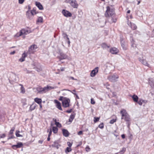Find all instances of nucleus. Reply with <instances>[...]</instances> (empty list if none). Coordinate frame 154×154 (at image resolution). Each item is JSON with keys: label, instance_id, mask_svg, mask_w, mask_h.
I'll use <instances>...</instances> for the list:
<instances>
[{"label": "nucleus", "instance_id": "19", "mask_svg": "<svg viewBox=\"0 0 154 154\" xmlns=\"http://www.w3.org/2000/svg\"><path fill=\"white\" fill-rule=\"evenodd\" d=\"M35 5L38 7L39 10H42L43 9V8L42 5L39 2H35Z\"/></svg>", "mask_w": 154, "mask_h": 154}, {"label": "nucleus", "instance_id": "31", "mask_svg": "<svg viewBox=\"0 0 154 154\" xmlns=\"http://www.w3.org/2000/svg\"><path fill=\"white\" fill-rule=\"evenodd\" d=\"M72 150V149L71 148V147H67L66 149L65 150V152L66 153H68V152H71Z\"/></svg>", "mask_w": 154, "mask_h": 154}, {"label": "nucleus", "instance_id": "47", "mask_svg": "<svg viewBox=\"0 0 154 154\" xmlns=\"http://www.w3.org/2000/svg\"><path fill=\"white\" fill-rule=\"evenodd\" d=\"M6 136L5 134H0V138H4Z\"/></svg>", "mask_w": 154, "mask_h": 154}, {"label": "nucleus", "instance_id": "12", "mask_svg": "<svg viewBox=\"0 0 154 154\" xmlns=\"http://www.w3.org/2000/svg\"><path fill=\"white\" fill-rule=\"evenodd\" d=\"M54 103L56 104V107L59 110H62L60 103L57 100H55L54 101Z\"/></svg>", "mask_w": 154, "mask_h": 154}, {"label": "nucleus", "instance_id": "50", "mask_svg": "<svg viewBox=\"0 0 154 154\" xmlns=\"http://www.w3.org/2000/svg\"><path fill=\"white\" fill-rule=\"evenodd\" d=\"M24 0H18L19 3L20 4H22L23 3Z\"/></svg>", "mask_w": 154, "mask_h": 154}, {"label": "nucleus", "instance_id": "53", "mask_svg": "<svg viewBox=\"0 0 154 154\" xmlns=\"http://www.w3.org/2000/svg\"><path fill=\"white\" fill-rule=\"evenodd\" d=\"M82 134V131H80L78 133V134L79 135H80Z\"/></svg>", "mask_w": 154, "mask_h": 154}, {"label": "nucleus", "instance_id": "26", "mask_svg": "<svg viewBox=\"0 0 154 154\" xmlns=\"http://www.w3.org/2000/svg\"><path fill=\"white\" fill-rule=\"evenodd\" d=\"M131 97L134 102H137L138 100V97L137 95H134L131 96Z\"/></svg>", "mask_w": 154, "mask_h": 154}, {"label": "nucleus", "instance_id": "39", "mask_svg": "<svg viewBox=\"0 0 154 154\" xmlns=\"http://www.w3.org/2000/svg\"><path fill=\"white\" fill-rule=\"evenodd\" d=\"M55 125H56V127L57 128H61L62 127L61 125L58 122H56V124Z\"/></svg>", "mask_w": 154, "mask_h": 154}, {"label": "nucleus", "instance_id": "64", "mask_svg": "<svg viewBox=\"0 0 154 154\" xmlns=\"http://www.w3.org/2000/svg\"><path fill=\"white\" fill-rule=\"evenodd\" d=\"M50 137H48V138H47V140L48 141H49L50 140Z\"/></svg>", "mask_w": 154, "mask_h": 154}, {"label": "nucleus", "instance_id": "28", "mask_svg": "<svg viewBox=\"0 0 154 154\" xmlns=\"http://www.w3.org/2000/svg\"><path fill=\"white\" fill-rule=\"evenodd\" d=\"M52 130L54 134H56L57 132L58 129L56 127L53 126L52 127Z\"/></svg>", "mask_w": 154, "mask_h": 154}, {"label": "nucleus", "instance_id": "8", "mask_svg": "<svg viewBox=\"0 0 154 154\" xmlns=\"http://www.w3.org/2000/svg\"><path fill=\"white\" fill-rule=\"evenodd\" d=\"M62 13L63 15L66 17H71L72 15V14L70 12L66 10H63Z\"/></svg>", "mask_w": 154, "mask_h": 154}, {"label": "nucleus", "instance_id": "40", "mask_svg": "<svg viewBox=\"0 0 154 154\" xmlns=\"http://www.w3.org/2000/svg\"><path fill=\"white\" fill-rule=\"evenodd\" d=\"M15 130V128L13 127L12 129L10 131L9 134L10 135H12L13 133V132Z\"/></svg>", "mask_w": 154, "mask_h": 154}, {"label": "nucleus", "instance_id": "16", "mask_svg": "<svg viewBox=\"0 0 154 154\" xmlns=\"http://www.w3.org/2000/svg\"><path fill=\"white\" fill-rule=\"evenodd\" d=\"M127 24L129 26H130L131 28L133 30H135L137 28V26L134 23H131V22L129 21L128 19L127 21Z\"/></svg>", "mask_w": 154, "mask_h": 154}, {"label": "nucleus", "instance_id": "54", "mask_svg": "<svg viewBox=\"0 0 154 154\" xmlns=\"http://www.w3.org/2000/svg\"><path fill=\"white\" fill-rule=\"evenodd\" d=\"M72 111V109H69V110H67L66 111V112L67 113H70Z\"/></svg>", "mask_w": 154, "mask_h": 154}, {"label": "nucleus", "instance_id": "61", "mask_svg": "<svg viewBox=\"0 0 154 154\" xmlns=\"http://www.w3.org/2000/svg\"><path fill=\"white\" fill-rule=\"evenodd\" d=\"M39 104V105L40 109H42V103L41 104Z\"/></svg>", "mask_w": 154, "mask_h": 154}, {"label": "nucleus", "instance_id": "58", "mask_svg": "<svg viewBox=\"0 0 154 154\" xmlns=\"http://www.w3.org/2000/svg\"><path fill=\"white\" fill-rule=\"evenodd\" d=\"M121 137L123 139H124L125 137V136L124 134L122 135Z\"/></svg>", "mask_w": 154, "mask_h": 154}, {"label": "nucleus", "instance_id": "59", "mask_svg": "<svg viewBox=\"0 0 154 154\" xmlns=\"http://www.w3.org/2000/svg\"><path fill=\"white\" fill-rule=\"evenodd\" d=\"M63 97H60V98H59V100L61 101H63Z\"/></svg>", "mask_w": 154, "mask_h": 154}, {"label": "nucleus", "instance_id": "52", "mask_svg": "<svg viewBox=\"0 0 154 154\" xmlns=\"http://www.w3.org/2000/svg\"><path fill=\"white\" fill-rule=\"evenodd\" d=\"M14 138V137L13 135H12L11 137H9L8 138V140H9L11 139Z\"/></svg>", "mask_w": 154, "mask_h": 154}, {"label": "nucleus", "instance_id": "49", "mask_svg": "<svg viewBox=\"0 0 154 154\" xmlns=\"http://www.w3.org/2000/svg\"><path fill=\"white\" fill-rule=\"evenodd\" d=\"M85 149L86 151L88 152L90 151V149L88 146H87L85 148Z\"/></svg>", "mask_w": 154, "mask_h": 154}, {"label": "nucleus", "instance_id": "62", "mask_svg": "<svg viewBox=\"0 0 154 154\" xmlns=\"http://www.w3.org/2000/svg\"><path fill=\"white\" fill-rule=\"evenodd\" d=\"M53 120L54 121L55 123V124H56V122H57V120L56 119H54Z\"/></svg>", "mask_w": 154, "mask_h": 154}, {"label": "nucleus", "instance_id": "14", "mask_svg": "<svg viewBox=\"0 0 154 154\" xmlns=\"http://www.w3.org/2000/svg\"><path fill=\"white\" fill-rule=\"evenodd\" d=\"M120 113L122 115V119H123L124 117L128 115L125 109H122L120 111Z\"/></svg>", "mask_w": 154, "mask_h": 154}, {"label": "nucleus", "instance_id": "21", "mask_svg": "<svg viewBox=\"0 0 154 154\" xmlns=\"http://www.w3.org/2000/svg\"><path fill=\"white\" fill-rule=\"evenodd\" d=\"M37 106V105L35 103H33L30 106L29 110L32 111L34 110Z\"/></svg>", "mask_w": 154, "mask_h": 154}, {"label": "nucleus", "instance_id": "29", "mask_svg": "<svg viewBox=\"0 0 154 154\" xmlns=\"http://www.w3.org/2000/svg\"><path fill=\"white\" fill-rule=\"evenodd\" d=\"M21 86V88H20V92L22 94H24L25 92V91L23 85L21 84H20L19 85Z\"/></svg>", "mask_w": 154, "mask_h": 154}, {"label": "nucleus", "instance_id": "13", "mask_svg": "<svg viewBox=\"0 0 154 154\" xmlns=\"http://www.w3.org/2000/svg\"><path fill=\"white\" fill-rule=\"evenodd\" d=\"M110 52L112 54H117L119 52L118 50L115 47H113L110 49Z\"/></svg>", "mask_w": 154, "mask_h": 154}, {"label": "nucleus", "instance_id": "46", "mask_svg": "<svg viewBox=\"0 0 154 154\" xmlns=\"http://www.w3.org/2000/svg\"><path fill=\"white\" fill-rule=\"evenodd\" d=\"M67 144L68 146V147H71L72 145V143H71L70 142H67Z\"/></svg>", "mask_w": 154, "mask_h": 154}, {"label": "nucleus", "instance_id": "48", "mask_svg": "<svg viewBox=\"0 0 154 154\" xmlns=\"http://www.w3.org/2000/svg\"><path fill=\"white\" fill-rule=\"evenodd\" d=\"M49 133L48 134V137H50L52 134V130H51V129H50L49 131V130H48V132H49Z\"/></svg>", "mask_w": 154, "mask_h": 154}, {"label": "nucleus", "instance_id": "43", "mask_svg": "<svg viewBox=\"0 0 154 154\" xmlns=\"http://www.w3.org/2000/svg\"><path fill=\"white\" fill-rule=\"evenodd\" d=\"M116 120V119H113L110 121L109 123L111 124H112L115 122Z\"/></svg>", "mask_w": 154, "mask_h": 154}, {"label": "nucleus", "instance_id": "35", "mask_svg": "<svg viewBox=\"0 0 154 154\" xmlns=\"http://www.w3.org/2000/svg\"><path fill=\"white\" fill-rule=\"evenodd\" d=\"M20 131H17L16 132V135L17 137H23V136L19 134Z\"/></svg>", "mask_w": 154, "mask_h": 154}, {"label": "nucleus", "instance_id": "36", "mask_svg": "<svg viewBox=\"0 0 154 154\" xmlns=\"http://www.w3.org/2000/svg\"><path fill=\"white\" fill-rule=\"evenodd\" d=\"M43 21V19L42 17H39L37 20L38 22L42 23Z\"/></svg>", "mask_w": 154, "mask_h": 154}, {"label": "nucleus", "instance_id": "27", "mask_svg": "<svg viewBox=\"0 0 154 154\" xmlns=\"http://www.w3.org/2000/svg\"><path fill=\"white\" fill-rule=\"evenodd\" d=\"M35 101L38 104L42 103V100L41 98H35L34 99Z\"/></svg>", "mask_w": 154, "mask_h": 154}, {"label": "nucleus", "instance_id": "7", "mask_svg": "<svg viewBox=\"0 0 154 154\" xmlns=\"http://www.w3.org/2000/svg\"><path fill=\"white\" fill-rule=\"evenodd\" d=\"M70 100L67 98H64L62 102V105L64 107H67L69 106Z\"/></svg>", "mask_w": 154, "mask_h": 154}, {"label": "nucleus", "instance_id": "25", "mask_svg": "<svg viewBox=\"0 0 154 154\" xmlns=\"http://www.w3.org/2000/svg\"><path fill=\"white\" fill-rule=\"evenodd\" d=\"M101 47L103 49H106L107 48H109L110 46V45H107L105 43H103L101 44Z\"/></svg>", "mask_w": 154, "mask_h": 154}, {"label": "nucleus", "instance_id": "37", "mask_svg": "<svg viewBox=\"0 0 154 154\" xmlns=\"http://www.w3.org/2000/svg\"><path fill=\"white\" fill-rule=\"evenodd\" d=\"M75 116L74 115L71 114L70 116L69 119V121H70L72 122L73 119L74 118Z\"/></svg>", "mask_w": 154, "mask_h": 154}, {"label": "nucleus", "instance_id": "51", "mask_svg": "<svg viewBox=\"0 0 154 154\" xmlns=\"http://www.w3.org/2000/svg\"><path fill=\"white\" fill-rule=\"evenodd\" d=\"M126 150V148H123L120 152H123V153Z\"/></svg>", "mask_w": 154, "mask_h": 154}, {"label": "nucleus", "instance_id": "42", "mask_svg": "<svg viewBox=\"0 0 154 154\" xmlns=\"http://www.w3.org/2000/svg\"><path fill=\"white\" fill-rule=\"evenodd\" d=\"M98 127H99V128H100L101 129L103 128H104L103 123H101L99 125Z\"/></svg>", "mask_w": 154, "mask_h": 154}, {"label": "nucleus", "instance_id": "2", "mask_svg": "<svg viewBox=\"0 0 154 154\" xmlns=\"http://www.w3.org/2000/svg\"><path fill=\"white\" fill-rule=\"evenodd\" d=\"M31 32L30 29L29 28L24 29H21L19 32L14 35L15 37H18L22 35H25Z\"/></svg>", "mask_w": 154, "mask_h": 154}, {"label": "nucleus", "instance_id": "17", "mask_svg": "<svg viewBox=\"0 0 154 154\" xmlns=\"http://www.w3.org/2000/svg\"><path fill=\"white\" fill-rule=\"evenodd\" d=\"M123 119L127 122V123L128 124V127H129L130 124V118L129 115L124 117Z\"/></svg>", "mask_w": 154, "mask_h": 154}, {"label": "nucleus", "instance_id": "4", "mask_svg": "<svg viewBox=\"0 0 154 154\" xmlns=\"http://www.w3.org/2000/svg\"><path fill=\"white\" fill-rule=\"evenodd\" d=\"M59 58L60 60L67 59L69 60H71V58L68 57L66 54L63 53L61 51H59Z\"/></svg>", "mask_w": 154, "mask_h": 154}, {"label": "nucleus", "instance_id": "24", "mask_svg": "<svg viewBox=\"0 0 154 154\" xmlns=\"http://www.w3.org/2000/svg\"><path fill=\"white\" fill-rule=\"evenodd\" d=\"M62 131L63 135L66 137H67L69 136V133L68 131L66 129H63Z\"/></svg>", "mask_w": 154, "mask_h": 154}, {"label": "nucleus", "instance_id": "1", "mask_svg": "<svg viewBox=\"0 0 154 154\" xmlns=\"http://www.w3.org/2000/svg\"><path fill=\"white\" fill-rule=\"evenodd\" d=\"M57 88V87H52L48 85L43 88L39 86L36 88L35 89L38 93L43 94L48 92L50 90L55 89Z\"/></svg>", "mask_w": 154, "mask_h": 154}, {"label": "nucleus", "instance_id": "38", "mask_svg": "<svg viewBox=\"0 0 154 154\" xmlns=\"http://www.w3.org/2000/svg\"><path fill=\"white\" fill-rule=\"evenodd\" d=\"M30 11V14L33 16V15L36 14L35 11V10H31Z\"/></svg>", "mask_w": 154, "mask_h": 154}, {"label": "nucleus", "instance_id": "34", "mask_svg": "<svg viewBox=\"0 0 154 154\" xmlns=\"http://www.w3.org/2000/svg\"><path fill=\"white\" fill-rule=\"evenodd\" d=\"M144 100H143L142 99H139V100L137 101V102L139 105H142L143 103L144 102Z\"/></svg>", "mask_w": 154, "mask_h": 154}, {"label": "nucleus", "instance_id": "55", "mask_svg": "<svg viewBox=\"0 0 154 154\" xmlns=\"http://www.w3.org/2000/svg\"><path fill=\"white\" fill-rule=\"evenodd\" d=\"M43 142V141L42 140H39L38 141V143L42 144Z\"/></svg>", "mask_w": 154, "mask_h": 154}, {"label": "nucleus", "instance_id": "56", "mask_svg": "<svg viewBox=\"0 0 154 154\" xmlns=\"http://www.w3.org/2000/svg\"><path fill=\"white\" fill-rule=\"evenodd\" d=\"M66 36L67 37V39L68 40V44L69 45L70 44V41L69 40V38H68V37H67V35H66Z\"/></svg>", "mask_w": 154, "mask_h": 154}, {"label": "nucleus", "instance_id": "44", "mask_svg": "<svg viewBox=\"0 0 154 154\" xmlns=\"http://www.w3.org/2000/svg\"><path fill=\"white\" fill-rule=\"evenodd\" d=\"M67 77L68 78V79L69 80H77V79H74L73 77H71V76H67Z\"/></svg>", "mask_w": 154, "mask_h": 154}, {"label": "nucleus", "instance_id": "22", "mask_svg": "<svg viewBox=\"0 0 154 154\" xmlns=\"http://www.w3.org/2000/svg\"><path fill=\"white\" fill-rule=\"evenodd\" d=\"M52 146L58 149L60 145L59 144V143L57 141H55L54 142V143L52 145Z\"/></svg>", "mask_w": 154, "mask_h": 154}, {"label": "nucleus", "instance_id": "60", "mask_svg": "<svg viewBox=\"0 0 154 154\" xmlns=\"http://www.w3.org/2000/svg\"><path fill=\"white\" fill-rule=\"evenodd\" d=\"M64 68L63 67H61L60 68V70L61 71H63L64 70Z\"/></svg>", "mask_w": 154, "mask_h": 154}, {"label": "nucleus", "instance_id": "57", "mask_svg": "<svg viewBox=\"0 0 154 154\" xmlns=\"http://www.w3.org/2000/svg\"><path fill=\"white\" fill-rule=\"evenodd\" d=\"M15 53V51H14L13 52H11L10 53V54H11L12 55V54H14Z\"/></svg>", "mask_w": 154, "mask_h": 154}, {"label": "nucleus", "instance_id": "3", "mask_svg": "<svg viewBox=\"0 0 154 154\" xmlns=\"http://www.w3.org/2000/svg\"><path fill=\"white\" fill-rule=\"evenodd\" d=\"M106 10L105 13V15L106 17H109L113 15L114 13V8L112 6H107Z\"/></svg>", "mask_w": 154, "mask_h": 154}, {"label": "nucleus", "instance_id": "32", "mask_svg": "<svg viewBox=\"0 0 154 154\" xmlns=\"http://www.w3.org/2000/svg\"><path fill=\"white\" fill-rule=\"evenodd\" d=\"M142 63L144 65L149 67V65L147 63V61L145 60H143L142 61Z\"/></svg>", "mask_w": 154, "mask_h": 154}, {"label": "nucleus", "instance_id": "9", "mask_svg": "<svg viewBox=\"0 0 154 154\" xmlns=\"http://www.w3.org/2000/svg\"><path fill=\"white\" fill-rule=\"evenodd\" d=\"M99 68L98 67L95 68L93 70L91 73L90 76L91 77H94L98 72Z\"/></svg>", "mask_w": 154, "mask_h": 154}, {"label": "nucleus", "instance_id": "20", "mask_svg": "<svg viewBox=\"0 0 154 154\" xmlns=\"http://www.w3.org/2000/svg\"><path fill=\"white\" fill-rule=\"evenodd\" d=\"M26 15L27 17L29 19L31 20L33 18V16L32 15V14H30V11H27L26 13Z\"/></svg>", "mask_w": 154, "mask_h": 154}, {"label": "nucleus", "instance_id": "10", "mask_svg": "<svg viewBox=\"0 0 154 154\" xmlns=\"http://www.w3.org/2000/svg\"><path fill=\"white\" fill-rule=\"evenodd\" d=\"M37 48V46L35 45H33L31 46L29 48V52L30 53H33L35 52Z\"/></svg>", "mask_w": 154, "mask_h": 154}, {"label": "nucleus", "instance_id": "63", "mask_svg": "<svg viewBox=\"0 0 154 154\" xmlns=\"http://www.w3.org/2000/svg\"><path fill=\"white\" fill-rule=\"evenodd\" d=\"M142 60V59H141L140 58H139V61L140 62H141V63H142V60Z\"/></svg>", "mask_w": 154, "mask_h": 154}, {"label": "nucleus", "instance_id": "18", "mask_svg": "<svg viewBox=\"0 0 154 154\" xmlns=\"http://www.w3.org/2000/svg\"><path fill=\"white\" fill-rule=\"evenodd\" d=\"M149 83L152 88H154V79H149Z\"/></svg>", "mask_w": 154, "mask_h": 154}, {"label": "nucleus", "instance_id": "23", "mask_svg": "<svg viewBox=\"0 0 154 154\" xmlns=\"http://www.w3.org/2000/svg\"><path fill=\"white\" fill-rule=\"evenodd\" d=\"M121 45L123 49L124 50H126L127 49V45H125V42L122 40H121Z\"/></svg>", "mask_w": 154, "mask_h": 154}, {"label": "nucleus", "instance_id": "15", "mask_svg": "<svg viewBox=\"0 0 154 154\" xmlns=\"http://www.w3.org/2000/svg\"><path fill=\"white\" fill-rule=\"evenodd\" d=\"M27 56V53L25 51L22 54L21 57L19 59V61L23 62L25 60V58Z\"/></svg>", "mask_w": 154, "mask_h": 154}, {"label": "nucleus", "instance_id": "30", "mask_svg": "<svg viewBox=\"0 0 154 154\" xmlns=\"http://www.w3.org/2000/svg\"><path fill=\"white\" fill-rule=\"evenodd\" d=\"M64 90H66V91H69L72 94H74V95H75V97H76V99H79V97L78 96V95L76 93H73V92H72L71 90H69V89H67V90H62L61 91H64Z\"/></svg>", "mask_w": 154, "mask_h": 154}, {"label": "nucleus", "instance_id": "6", "mask_svg": "<svg viewBox=\"0 0 154 154\" xmlns=\"http://www.w3.org/2000/svg\"><path fill=\"white\" fill-rule=\"evenodd\" d=\"M65 2L69 3L70 5L74 8H77L79 5L76 0H66Z\"/></svg>", "mask_w": 154, "mask_h": 154}, {"label": "nucleus", "instance_id": "5", "mask_svg": "<svg viewBox=\"0 0 154 154\" xmlns=\"http://www.w3.org/2000/svg\"><path fill=\"white\" fill-rule=\"evenodd\" d=\"M119 76L116 74H114L108 76V79L110 81L115 82L117 81Z\"/></svg>", "mask_w": 154, "mask_h": 154}, {"label": "nucleus", "instance_id": "11", "mask_svg": "<svg viewBox=\"0 0 154 154\" xmlns=\"http://www.w3.org/2000/svg\"><path fill=\"white\" fill-rule=\"evenodd\" d=\"M23 146V144L22 142H18L16 145H13L12 146V148L14 149H16L18 148L22 147Z\"/></svg>", "mask_w": 154, "mask_h": 154}, {"label": "nucleus", "instance_id": "33", "mask_svg": "<svg viewBox=\"0 0 154 154\" xmlns=\"http://www.w3.org/2000/svg\"><path fill=\"white\" fill-rule=\"evenodd\" d=\"M131 46L132 47L134 48L136 47V45L134 43V40L132 39L131 41Z\"/></svg>", "mask_w": 154, "mask_h": 154}, {"label": "nucleus", "instance_id": "41", "mask_svg": "<svg viewBox=\"0 0 154 154\" xmlns=\"http://www.w3.org/2000/svg\"><path fill=\"white\" fill-rule=\"evenodd\" d=\"M100 118L99 117H94V122L95 123L98 121L99 120Z\"/></svg>", "mask_w": 154, "mask_h": 154}, {"label": "nucleus", "instance_id": "45", "mask_svg": "<svg viewBox=\"0 0 154 154\" xmlns=\"http://www.w3.org/2000/svg\"><path fill=\"white\" fill-rule=\"evenodd\" d=\"M91 104H95V102L93 98H91Z\"/></svg>", "mask_w": 154, "mask_h": 154}]
</instances>
